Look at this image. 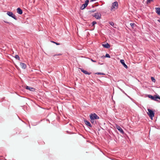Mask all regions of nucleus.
<instances>
[{"label": "nucleus", "instance_id": "nucleus-13", "mask_svg": "<svg viewBox=\"0 0 160 160\" xmlns=\"http://www.w3.org/2000/svg\"><path fill=\"white\" fill-rule=\"evenodd\" d=\"M20 65L22 68L23 69H25L26 68L27 66L26 64L24 63H21L20 64Z\"/></svg>", "mask_w": 160, "mask_h": 160}, {"label": "nucleus", "instance_id": "nucleus-1", "mask_svg": "<svg viewBox=\"0 0 160 160\" xmlns=\"http://www.w3.org/2000/svg\"><path fill=\"white\" fill-rule=\"evenodd\" d=\"M148 112H147V114L150 118L152 119V118L154 116V112L152 110L150 109H148Z\"/></svg>", "mask_w": 160, "mask_h": 160}, {"label": "nucleus", "instance_id": "nucleus-10", "mask_svg": "<svg viewBox=\"0 0 160 160\" xmlns=\"http://www.w3.org/2000/svg\"><path fill=\"white\" fill-rule=\"evenodd\" d=\"M120 62L125 68H128V66L125 63L124 61L123 60H121Z\"/></svg>", "mask_w": 160, "mask_h": 160}, {"label": "nucleus", "instance_id": "nucleus-22", "mask_svg": "<svg viewBox=\"0 0 160 160\" xmlns=\"http://www.w3.org/2000/svg\"><path fill=\"white\" fill-rule=\"evenodd\" d=\"M153 0H147V4H148L149 3H151V2L153 1Z\"/></svg>", "mask_w": 160, "mask_h": 160}, {"label": "nucleus", "instance_id": "nucleus-18", "mask_svg": "<svg viewBox=\"0 0 160 160\" xmlns=\"http://www.w3.org/2000/svg\"><path fill=\"white\" fill-rule=\"evenodd\" d=\"M14 58L17 60H20V58L19 56L18 55H16L14 57Z\"/></svg>", "mask_w": 160, "mask_h": 160}, {"label": "nucleus", "instance_id": "nucleus-24", "mask_svg": "<svg viewBox=\"0 0 160 160\" xmlns=\"http://www.w3.org/2000/svg\"><path fill=\"white\" fill-rule=\"evenodd\" d=\"M105 57H106V58H110V55L108 54V53H107L106 54V55H105Z\"/></svg>", "mask_w": 160, "mask_h": 160}, {"label": "nucleus", "instance_id": "nucleus-29", "mask_svg": "<svg viewBox=\"0 0 160 160\" xmlns=\"http://www.w3.org/2000/svg\"><path fill=\"white\" fill-rule=\"evenodd\" d=\"M95 11H96V10H90V11L89 12H95Z\"/></svg>", "mask_w": 160, "mask_h": 160}, {"label": "nucleus", "instance_id": "nucleus-12", "mask_svg": "<svg viewBox=\"0 0 160 160\" xmlns=\"http://www.w3.org/2000/svg\"><path fill=\"white\" fill-rule=\"evenodd\" d=\"M17 12L19 14H22V10L19 8H18L17 9Z\"/></svg>", "mask_w": 160, "mask_h": 160}, {"label": "nucleus", "instance_id": "nucleus-28", "mask_svg": "<svg viewBox=\"0 0 160 160\" xmlns=\"http://www.w3.org/2000/svg\"><path fill=\"white\" fill-rule=\"evenodd\" d=\"M90 59H91V60L92 62H97V61H96V60H93V59H92V58H91Z\"/></svg>", "mask_w": 160, "mask_h": 160}, {"label": "nucleus", "instance_id": "nucleus-25", "mask_svg": "<svg viewBox=\"0 0 160 160\" xmlns=\"http://www.w3.org/2000/svg\"><path fill=\"white\" fill-rule=\"evenodd\" d=\"M109 24L112 26H113L114 25V23L112 22H110Z\"/></svg>", "mask_w": 160, "mask_h": 160}, {"label": "nucleus", "instance_id": "nucleus-3", "mask_svg": "<svg viewBox=\"0 0 160 160\" xmlns=\"http://www.w3.org/2000/svg\"><path fill=\"white\" fill-rule=\"evenodd\" d=\"M158 96V95H154V96H153L151 95H148V97L152 100L159 102L158 100L157 99Z\"/></svg>", "mask_w": 160, "mask_h": 160}, {"label": "nucleus", "instance_id": "nucleus-19", "mask_svg": "<svg viewBox=\"0 0 160 160\" xmlns=\"http://www.w3.org/2000/svg\"><path fill=\"white\" fill-rule=\"evenodd\" d=\"M151 79L152 81L154 82H155L156 81V80H155V79L153 77H151Z\"/></svg>", "mask_w": 160, "mask_h": 160}, {"label": "nucleus", "instance_id": "nucleus-31", "mask_svg": "<svg viewBox=\"0 0 160 160\" xmlns=\"http://www.w3.org/2000/svg\"><path fill=\"white\" fill-rule=\"evenodd\" d=\"M157 99H160V97L158 95V96Z\"/></svg>", "mask_w": 160, "mask_h": 160}, {"label": "nucleus", "instance_id": "nucleus-5", "mask_svg": "<svg viewBox=\"0 0 160 160\" xmlns=\"http://www.w3.org/2000/svg\"><path fill=\"white\" fill-rule=\"evenodd\" d=\"M7 14L9 17H11L15 20H17V18L15 15L13 14L12 12L10 11H8L7 13Z\"/></svg>", "mask_w": 160, "mask_h": 160}, {"label": "nucleus", "instance_id": "nucleus-23", "mask_svg": "<svg viewBox=\"0 0 160 160\" xmlns=\"http://www.w3.org/2000/svg\"><path fill=\"white\" fill-rule=\"evenodd\" d=\"M92 26H93L95 24H96L97 23V22L96 21H94L93 22H92Z\"/></svg>", "mask_w": 160, "mask_h": 160}, {"label": "nucleus", "instance_id": "nucleus-4", "mask_svg": "<svg viewBox=\"0 0 160 160\" xmlns=\"http://www.w3.org/2000/svg\"><path fill=\"white\" fill-rule=\"evenodd\" d=\"M90 118L94 119H98L99 117L95 113H91L89 115Z\"/></svg>", "mask_w": 160, "mask_h": 160}, {"label": "nucleus", "instance_id": "nucleus-20", "mask_svg": "<svg viewBox=\"0 0 160 160\" xmlns=\"http://www.w3.org/2000/svg\"><path fill=\"white\" fill-rule=\"evenodd\" d=\"M130 25L132 27V28H133L134 27V26H135V24L134 23H130Z\"/></svg>", "mask_w": 160, "mask_h": 160}, {"label": "nucleus", "instance_id": "nucleus-7", "mask_svg": "<svg viewBox=\"0 0 160 160\" xmlns=\"http://www.w3.org/2000/svg\"><path fill=\"white\" fill-rule=\"evenodd\" d=\"M89 2V0H86L85 1V3L84 4H83L82 6L81 7V10H83L88 5V3Z\"/></svg>", "mask_w": 160, "mask_h": 160}, {"label": "nucleus", "instance_id": "nucleus-8", "mask_svg": "<svg viewBox=\"0 0 160 160\" xmlns=\"http://www.w3.org/2000/svg\"><path fill=\"white\" fill-rule=\"evenodd\" d=\"M116 128L122 134H124V132L123 131V130L118 125H117L116 126Z\"/></svg>", "mask_w": 160, "mask_h": 160}, {"label": "nucleus", "instance_id": "nucleus-9", "mask_svg": "<svg viewBox=\"0 0 160 160\" xmlns=\"http://www.w3.org/2000/svg\"><path fill=\"white\" fill-rule=\"evenodd\" d=\"M84 122L87 126H89L90 128L92 127V125H91L90 123L87 120H84Z\"/></svg>", "mask_w": 160, "mask_h": 160}, {"label": "nucleus", "instance_id": "nucleus-17", "mask_svg": "<svg viewBox=\"0 0 160 160\" xmlns=\"http://www.w3.org/2000/svg\"><path fill=\"white\" fill-rule=\"evenodd\" d=\"M90 122L92 123L95 124L96 123V122L95 121V119L90 118Z\"/></svg>", "mask_w": 160, "mask_h": 160}, {"label": "nucleus", "instance_id": "nucleus-14", "mask_svg": "<svg viewBox=\"0 0 160 160\" xmlns=\"http://www.w3.org/2000/svg\"><path fill=\"white\" fill-rule=\"evenodd\" d=\"M156 12L158 15L160 16V8H156Z\"/></svg>", "mask_w": 160, "mask_h": 160}, {"label": "nucleus", "instance_id": "nucleus-34", "mask_svg": "<svg viewBox=\"0 0 160 160\" xmlns=\"http://www.w3.org/2000/svg\"><path fill=\"white\" fill-rule=\"evenodd\" d=\"M98 64H100V63L99 62H98Z\"/></svg>", "mask_w": 160, "mask_h": 160}, {"label": "nucleus", "instance_id": "nucleus-32", "mask_svg": "<svg viewBox=\"0 0 160 160\" xmlns=\"http://www.w3.org/2000/svg\"><path fill=\"white\" fill-rule=\"evenodd\" d=\"M4 22L6 23H8L9 22H6V21H4Z\"/></svg>", "mask_w": 160, "mask_h": 160}, {"label": "nucleus", "instance_id": "nucleus-26", "mask_svg": "<svg viewBox=\"0 0 160 160\" xmlns=\"http://www.w3.org/2000/svg\"><path fill=\"white\" fill-rule=\"evenodd\" d=\"M120 90L121 91L123 92V93H124L126 95H127V96H128V97H129V96L127 95V94L125 92H124V91H123L122 89H120Z\"/></svg>", "mask_w": 160, "mask_h": 160}, {"label": "nucleus", "instance_id": "nucleus-33", "mask_svg": "<svg viewBox=\"0 0 160 160\" xmlns=\"http://www.w3.org/2000/svg\"><path fill=\"white\" fill-rule=\"evenodd\" d=\"M158 21L159 22H160V20H158Z\"/></svg>", "mask_w": 160, "mask_h": 160}, {"label": "nucleus", "instance_id": "nucleus-27", "mask_svg": "<svg viewBox=\"0 0 160 160\" xmlns=\"http://www.w3.org/2000/svg\"><path fill=\"white\" fill-rule=\"evenodd\" d=\"M52 42L56 44L57 45H59L60 44V43H58L57 42H55L54 41H52Z\"/></svg>", "mask_w": 160, "mask_h": 160}, {"label": "nucleus", "instance_id": "nucleus-11", "mask_svg": "<svg viewBox=\"0 0 160 160\" xmlns=\"http://www.w3.org/2000/svg\"><path fill=\"white\" fill-rule=\"evenodd\" d=\"M80 69L81 71L85 74L90 75L91 73V72H88L87 71L85 70L82 69Z\"/></svg>", "mask_w": 160, "mask_h": 160}, {"label": "nucleus", "instance_id": "nucleus-15", "mask_svg": "<svg viewBox=\"0 0 160 160\" xmlns=\"http://www.w3.org/2000/svg\"><path fill=\"white\" fill-rule=\"evenodd\" d=\"M26 88L31 91H33L34 90V89L33 88L28 86L26 87Z\"/></svg>", "mask_w": 160, "mask_h": 160}, {"label": "nucleus", "instance_id": "nucleus-6", "mask_svg": "<svg viewBox=\"0 0 160 160\" xmlns=\"http://www.w3.org/2000/svg\"><path fill=\"white\" fill-rule=\"evenodd\" d=\"M93 16L97 19H100L101 18V14L100 12L95 13Z\"/></svg>", "mask_w": 160, "mask_h": 160}, {"label": "nucleus", "instance_id": "nucleus-30", "mask_svg": "<svg viewBox=\"0 0 160 160\" xmlns=\"http://www.w3.org/2000/svg\"><path fill=\"white\" fill-rule=\"evenodd\" d=\"M61 55V54H59L57 55V54L53 56H59V55Z\"/></svg>", "mask_w": 160, "mask_h": 160}, {"label": "nucleus", "instance_id": "nucleus-21", "mask_svg": "<svg viewBox=\"0 0 160 160\" xmlns=\"http://www.w3.org/2000/svg\"><path fill=\"white\" fill-rule=\"evenodd\" d=\"M95 74H98V75H104L105 74L103 73H101V72H96L95 73Z\"/></svg>", "mask_w": 160, "mask_h": 160}, {"label": "nucleus", "instance_id": "nucleus-16", "mask_svg": "<svg viewBox=\"0 0 160 160\" xmlns=\"http://www.w3.org/2000/svg\"><path fill=\"white\" fill-rule=\"evenodd\" d=\"M102 46L105 48H108L110 47V45L108 43L105 44H102Z\"/></svg>", "mask_w": 160, "mask_h": 160}, {"label": "nucleus", "instance_id": "nucleus-2", "mask_svg": "<svg viewBox=\"0 0 160 160\" xmlns=\"http://www.w3.org/2000/svg\"><path fill=\"white\" fill-rule=\"evenodd\" d=\"M118 3L116 1L112 3V6L111 7L110 10L111 11L113 10L114 9H116L118 8Z\"/></svg>", "mask_w": 160, "mask_h": 160}]
</instances>
